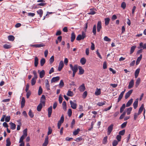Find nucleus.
Here are the masks:
<instances>
[{
  "label": "nucleus",
  "mask_w": 146,
  "mask_h": 146,
  "mask_svg": "<svg viewBox=\"0 0 146 146\" xmlns=\"http://www.w3.org/2000/svg\"><path fill=\"white\" fill-rule=\"evenodd\" d=\"M37 13L39 15L40 17H41L43 15V11L42 9L38 10L37 11Z\"/></svg>",
  "instance_id": "nucleus-19"
},
{
  "label": "nucleus",
  "mask_w": 146,
  "mask_h": 146,
  "mask_svg": "<svg viewBox=\"0 0 146 146\" xmlns=\"http://www.w3.org/2000/svg\"><path fill=\"white\" fill-rule=\"evenodd\" d=\"M125 132V131L124 129L123 130L119 132V134L120 135H124Z\"/></svg>",
  "instance_id": "nucleus-53"
},
{
  "label": "nucleus",
  "mask_w": 146,
  "mask_h": 146,
  "mask_svg": "<svg viewBox=\"0 0 146 146\" xmlns=\"http://www.w3.org/2000/svg\"><path fill=\"white\" fill-rule=\"evenodd\" d=\"M138 100L139 99L137 98L133 103V106L134 109H136L137 107Z\"/></svg>",
  "instance_id": "nucleus-14"
},
{
  "label": "nucleus",
  "mask_w": 146,
  "mask_h": 146,
  "mask_svg": "<svg viewBox=\"0 0 146 146\" xmlns=\"http://www.w3.org/2000/svg\"><path fill=\"white\" fill-rule=\"evenodd\" d=\"M64 121V117L63 115H62L60 118V120L58 121V123H59V124H61L63 123Z\"/></svg>",
  "instance_id": "nucleus-27"
},
{
  "label": "nucleus",
  "mask_w": 146,
  "mask_h": 146,
  "mask_svg": "<svg viewBox=\"0 0 146 146\" xmlns=\"http://www.w3.org/2000/svg\"><path fill=\"white\" fill-rule=\"evenodd\" d=\"M25 100L24 98H23L22 99L21 101V107L23 108L25 104Z\"/></svg>",
  "instance_id": "nucleus-36"
},
{
  "label": "nucleus",
  "mask_w": 146,
  "mask_h": 146,
  "mask_svg": "<svg viewBox=\"0 0 146 146\" xmlns=\"http://www.w3.org/2000/svg\"><path fill=\"white\" fill-rule=\"evenodd\" d=\"M62 107H63V108L64 110H65L66 109V103L65 101H64L63 102V103L62 104Z\"/></svg>",
  "instance_id": "nucleus-51"
},
{
  "label": "nucleus",
  "mask_w": 146,
  "mask_h": 146,
  "mask_svg": "<svg viewBox=\"0 0 146 146\" xmlns=\"http://www.w3.org/2000/svg\"><path fill=\"white\" fill-rule=\"evenodd\" d=\"M134 84V80L133 79L131 80L129 83V85L128 86V88L129 89H131L132 88Z\"/></svg>",
  "instance_id": "nucleus-11"
},
{
  "label": "nucleus",
  "mask_w": 146,
  "mask_h": 146,
  "mask_svg": "<svg viewBox=\"0 0 146 146\" xmlns=\"http://www.w3.org/2000/svg\"><path fill=\"white\" fill-rule=\"evenodd\" d=\"M141 80L140 78H138L137 80H136L135 83V86L136 87H137V86L139 85V83L140 82Z\"/></svg>",
  "instance_id": "nucleus-41"
},
{
  "label": "nucleus",
  "mask_w": 146,
  "mask_h": 146,
  "mask_svg": "<svg viewBox=\"0 0 146 146\" xmlns=\"http://www.w3.org/2000/svg\"><path fill=\"white\" fill-rule=\"evenodd\" d=\"M48 137L46 136L45 138L44 142L42 144V146H47L48 143Z\"/></svg>",
  "instance_id": "nucleus-10"
},
{
  "label": "nucleus",
  "mask_w": 146,
  "mask_h": 146,
  "mask_svg": "<svg viewBox=\"0 0 146 146\" xmlns=\"http://www.w3.org/2000/svg\"><path fill=\"white\" fill-rule=\"evenodd\" d=\"M76 37L75 35L74 32H72L71 35V41L73 42L74 40Z\"/></svg>",
  "instance_id": "nucleus-18"
},
{
  "label": "nucleus",
  "mask_w": 146,
  "mask_h": 146,
  "mask_svg": "<svg viewBox=\"0 0 146 146\" xmlns=\"http://www.w3.org/2000/svg\"><path fill=\"white\" fill-rule=\"evenodd\" d=\"M42 107V104L40 103L37 107V110H41Z\"/></svg>",
  "instance_id": "nucleus-62"
},
{
  "label": "nucleus",
  "mask_w": 146,
  "mask_h": 146,
  "mask_svg": "<svg viewBox=\"0 0 146 146\" xmlns=\"http://www.w3.org/2000/svg\"><path fill=\"white\" fill-rule=\"evenodd\" d=\"M101 90L100 89L97 88L96 91L95 92V94L96 96L100 95L101 94Z\"/></svg>",
  "instance_id": "nucleus-39"
},
{
  "label": "nucleus",
  "mask_w": 146,
  "mask_h": 146,
  "mask_svg": "<svg viewBox=\"0 0 146 146\" xmlns=\"http://www.w3.org/2000/svg\"><path fill=\"white\" fill-rule=\"evenodd\" d=\"M104 40L106 41L110 42L111 39L108 38L107 36H105L104 38Z\"/></svg>",
  "instance_id": "nucleus-49"
},
{
  "label": "nucleus",
  "mask_w": 146,
  "mask_h": 146,
  "mask_svg": "<svg viewBox=\"0 0 146 146\" xmlns=\"http://www.w3.org/2000/svg\"><path fill=\"white\" fill-rule=\"evenodd\" d=\"M38 60L37 57H35V62L34 64L35 67H36L37 66L38 64Z\"/></svg>",
  "instance_id": "nucleus-23"
},
{
  "label": "nucleus",
  "mask_w": 146,
  "mask_h": 146,
  "mask_svg": "<svg viewBox=\"0 0 146 146\" xmlns=\"http://www.w3.org/2000/svg\"><path fill=\"white\" fill-rule=\"evenodd\" d=\"M121 7L123 9H124L126 7V4L125 2H123L121 4Z\"/></svg>",
  "instance_id": "nucleus-43"
},
{
  "label": "nucleus",
  "mask_w": 146,
  "mask_h": 146,
  "mask_svg": "<svg viewBox=\"0 0 146 146\" xmlns=\"http://www.w3.org/2000/svg\"><path fill=\"white\" fill-rule=\"evenodd\" d=\"M71 107L73 109H76V108L77 104L76 103L72 102V100L70 101Z\"/></svg>",
  "instance_id": "nucleus-5"
},
{
  "label": "nucleus",
  "mask_w": 146,
  "mask_h": 146,
  "mask_svg": "<svg viewBox=\"0 0 146 146\" xmlns=\"http://www.w3.org/2000/svg\"><path fill=\"white\" fill-rule=\"evenodd\" d=\"M45 87L47 90H50V85L49 84V82L47 79L45 80Z\"/></svg>",
  "instance_id": "nucleus-12"
},
{
  "label": "nucleus",
  "mask_w": 146,
  "mask_h": 146,
  "mask_svg": "<svg viewBox=\"0 0 146 146\" xmlns=\"http://www.w3.org/2000/svg\"><path fill=\"white\" fill-rule=\"evenodd\" d=\"M62 99H63L62 97L60 95L59 96V99H58L59 102L60 104H61L62 103Z\"/></svg>",
  "instance_id": "nucleus-64"
},
{
  "label": "nucleus",
  "mask_w": 146,
  "mask_h": 146,
  "mask_svg": "<svg viewBox=\"0 0 146 146\" xmlns=\"http://www.w3.org/2000/svg\"><path fill=\"white\" fill-rule=\"evenodd\" d=\"M126 113V112L125 111L119 117V119H122L124 116H125V114Z\"/></svg>",
  "instance_id": "nucleus-52"
},
{
  "label": "nucleus",
  "mask_w": 146,
  "mask_h": 146,
  "mask_svg": "<svg viewBox=\"0 0 146 146\" xmlns=\"http://www.w3.org/2000/svg\"><path fill=\"white\" fill-rule=\"evenodd\" d=\"M45 74V72L44 70H42L39 73V76L40 78H42L43 77Z\"/></svg>",
  "instance_id": "nucleus-17"
},
{
  "label": "nucleus",
  "mask_w": 146,
  "mask_h": 146,
  "mask_svg": "<svg viewBox=\"0 0 146 146\" xmlns=\"http://www.w3.org/2000/svg\"><path fill=\"white\" fill-rule=\"evenodd\" d=\"M15 38V37L13 35H9L8 36V39L9 41H13Z\"/></svg>",
  "instance_id": "nucleus-26"
},
{
  "label": "nucleus",
  "mask_w": 146,
  "mask_h": 146,
  "mask_svg": "<svg viewBox=\"0 0 146 146\" xmlns=\"http://www.w3.org/2000/svg\"><path fill=\"white\" fill-rule=\"evenodd\" d=\"M127 123V121L123 123L121 125V127L122 128H124L126 125Z\"/></svg>",
  "instance_id": "nucleus-57"
},
{
  "label": "nucleus",
  "mask_w": 146,
  "mask_h": 146,
  "mask_svg": "<svg viewBox=\"0 0 146 146\" xmlns=\"http://www.w3.org/2000/svg\"><path fill=\"white\" fill-rule=\"evenodd\" d=\"M36 82V79L32 78L31 81V84L32 86L34 85Z\"/></svg>",
  "instance_id": "nucleus-45"
},
{
  "label": "nucleus",
  "mask_w": 146,
  "mask_h": 146,
  "mask_svg": "<svg viewBox=\"0 0 146 146\" xmlns=\"http://www.w3.org/2000/svg\"><path fill=\"white\" fill-rule=\"evenodd\" d=\"M11 125V129L12 130H14L16 128V125L15 124L12 122L9 123Z\"/></svg>",
  "instance_id": "nucleus-22"
},
{
  "label": "nucleus",
  "mask_w": 146,
  "mask_h": 146,
  "mask_svg": "<svg viewBox=\"0 0 146 146\" xmlns=\"http://www.w3.org/2000/svg\"><path fill=\"white\" fill-rule=\"evenodd\" d=\"M121 136L119 135H118L116 136V139L118 141H120L121 139Z\"/></svg>",
  "instance_id": "nucleus-61"
},
{
  "label": "nucleus",
  "mask_w": 146,
  "mask_h": 146,
  "mask_svg": "<svg viewBox=\"0 0 146 146\" xmlns=\"http://www.w3.org/2000/svg\"><path fill=\"white\" fill-rule=\"evenodd\" d=\"M106 102L105 101H103V102H99L97 104V105L99 106H102L105 104Z\"/></svg>",
  "instance_id": "nucleus-32"
},
{
  "label": "nucleus",
  "mask_w": 146,
  "mask_h": 146,
  "mask_svg": "<svg viewBox=\"0 0 146 146\" xmlns=\"http://www.w3.org/2000/svg\"><path fill=\"white\" fill-rule=\"evenodd\" d=\"M110 19L109 18H107L105 19V25L106 26L108 25L109 23Z\"/></svg>",
  "instance_id": "nucleus-31"
},
{
  "label": "nucleus",
  "mask_w": 146,
  "mask_h": 146,
  "mask_svg": "<svg viewBox=\"0 0 146 146\" xmlns=\"http://www.w3.org/2000/svg\"><path fill=\"white\" fill-rule=\"evenodd\" d=\"M87 95V92L86 91H85L83 93L82 95L83 98H85Z\"/></svg>",
  "instance_id": "nucleus-54"
},
{
  "label": "nucleus",
  "mask_w": 146,
  "mask_h": 146,
  "mask_svg": "<svg viewBox=\"0 0 146 146\" xmlns=\"http://www.w3.org/2000/svg\"><path fill=\"white\" fill-rule=\"evenodd\" d=\"M26 92H27V98H28L31 94V92L30 91H29Z\"/></svg>",
  "instance_id": "nucleus-58"
},
{
  "label": "nucleus",
  "mask_w": 146,
  "mask_h": 146,
  "mask_svg": "<svg viewBox=\"0 0 146 146\" xmlns=\"http://www.w3.org/2000/svg\"><path fill=\"white\" fill-rule=\"evenodd\" d=\"M136 48V46H133L131 47L130 52V54H132L133 53Z\"/></svg>",
  "instance_id": "nucleus-40"
},
{
  "label": "nucleus",
  "mask_w": 146,
  "mask_h": 146,
  "mask_svg": "<svg viewBox=\"0 0 146 146\" xmlns=\"http://www.w3.org/2000/svg\"><path fill=\"white\" fill-rule=\"evenodd\" d=\"M133 101V99L131 98V99L129 100L128 102H127L126 104V107H128L131 104H132Z\"/></svg>",
  "instance_id": "nucleus-20"
},
{
  "label": "nucleus",
  "mask_w": 146,
  "mask_h": 146,
  "mask_svg": "<svg viewBox=\"0 0 146 146\" xmlns=\"http://www.w3.org/2000/svg\"><path fill=\"white\" fill-rule=\"evenodd\" d=\"M143 48V49H146V43L144 44H143V43L142 42L140 43L139 47V48Z\"/></svg>",
  "instance_id": "nucleus-16"
},
{
  "label": "nucleus",
  "mask_w": 146,
  "mask_h": 146,
  "mask_svg": "<svg viewBox=\"0 0 146 146\" xmlns=\"http://www.w3.org/2000/svg\"><path fill=\"white\" fill-rule=\"evenodd\" d=\"M118 143V142L116 140H114L112 143V145L113 146H116Z\"/></svg>",
  "instance_id": "nucleus-59"
},
{
  "label": "nucleus",
  "mask_w": 146,
  "mask_h": 146,
  "mask_svg": "<svg viewBox=\"0 0 146 146\" xmlns=\"http://www.w3.org/2000/svg\"><path fill=\"white\" fill-rule=\"evenodd\" d=\"M96 13V12L94 10V9H90V11L88 13L89 15H93Z\"/></svg>",
  "instance_id": "nucleus-28"
},
{
  "label": "nucleus",
  "mask_w": 146,
  "mask_h": 146,
  "mask_svg": "<svg viewBox=\"0 0 146 146\" xmlns=\"http://www.w3.org/2000/svg\"><path fill=\"white\" fill-rule=\"evenodd\" d=\"M133 91V90H131L128 91V92L126 94L125 97V99H127L129 97L131 94L132 93Z\"/></svg>",
  "instance_id": "nucleus-9"
},
{
  "label": "nucleus",
  "mask_w": 146,
  "mask_h": 146,
  "mask_svg": "<svg viewBox=\"0 0 146 146\" xmlns=\"http://www.w3.org/2000/svg\"><path fill=\"white\" fill-rule=\"evenodd\" d=\"M139 71V68H138L136 70L135 73V78H137L138 77Z\"/></svg>",
  "instance_id": "nucleus-25"
},
{
  "label": "nucleus",
  "mask_w": 146,
  "mask_h": 146,
  "mask_svg": "<svg viewBox=\"0 0 146 146\" xmlns=\"http://www.w3.org/2000/svg\"><path fill=\"white\" fill-rule=\"evenodd\" d=\"M107 136L104 137L103 139L102 143L104 144H106L107 143Z\"/></svg>",
  "instance_id": "nucleus-42"
},
{
  "label": "nucleus",
  "mask_w": 146,
  "mask_h": 146,
  "mask_svg": "<svg viewBox=\"0 0 146 146\" xmlns=\"http://www.w3.org/2000/svg\"><path fill=\"white\" fill-rule=\"evenodd\" d=\"M64 63L62 61H61L59 64L58 70V71H60L64 66Z\"/></svg>",
  "instance_id": "nucleus-6"
},
{
  "label": "nucleus",
  "mask_w": 146,
  "mask_h": 146,
  "mask_svg": "<svg viewBox=\"0 0 146 146\" xmlns=\"http://www.w3.org/2000/svg\"><path fill=\"white\" fill-rule=\"evenodd\" d=\"M60 79V77L59 76L53 77L51 80V82L52 83L58 81Z\"/></svg>",
  "instance_id": "nucleus-13"
},
{
  "label": "nucleus",
  "mask_w": 146,
  "mask_h": 146,
  "mask_svg": "<svg viewBox=\"0 0 146 146\" xmlns=\"http://www.w3.org/2000/svg\"><path fill=\"white\" fill-rule=\"evenodd\" d=\"M11 45L5 44L3 45V47L5 49H9L11 48Z\"/></svg>",
  "instance_id": "nucleus-29"
},
{
  "label": "nucleus",
  "mask_w": 146,
  "mask_h": 146,
  "mask_svg": "<svg viewBox=\"0 0 146 146\" xmlns=\"http://www.w3.org/2000/svg\"><path fill=\"white\" fill-rule=\"evenodd\" d=\"M86 60L84 58H82L80 59V62L82 65H84L86 63Z\"/></svg>",
  "instance_id": "nucleus-24"
},
{
  "label": "nucleus",
  "mask_w": 146,
  "mask_h": 146,
  "mask_svg": "<svg viewBox=\"0 0 146 146\" xmlns=\"http://www.w3.org/2000/svg\"><path fill=\"white\" fill-rule=\"evenodd\" d=\"M29 115L31 118H32L34 116L33 113L32 112L31 110H30L28 113Z\"/></svg>",
  "instance_id": "nucleus-46"
},
{
  "label": "nucleus",
  "mask_w": 146,
  "mask_h": 146,
  "mask_svg": "<svg viewBox=\"0 0 146 146\" xmlns=\"http://www.w3.org/2000/svg\"><path fill=\"white\" fill-rule=\"evenodd\" d=\"M54 61V56H52L49 59L50 63V64H52Z\"/></svg>",
  "instance_id": "nucleus-50"
},
{
  "label": "nucleus",
  "mask_w": 146,
  "mask_h": 146,
  "mask_svg": "<svg viewBox=\"0 0 146 146\" xmlns=\"http://www.w3.org/2000/svg\"><path fill=\"white\" fill-rule=\"evenodd\" d=\"M64 86V83L62 80H61L59 84L60 88Z\"/></svg>",
  "instance_id": "nucleus-47"
},
{
  "label": "nucleus",
  "mask_w": 146,
  "mask_h": 146,
  "mask_svg": "<svg viewBox=\"0 0 146 146\" xmlns=\"http://www.w3.org/2000/svg\"><path fill=\"white\" fill-rule=\"evenodd\" d=\"M96 53L97 54L98 56V57L100 59H102V56H101V55L100 54V53H99V51L98 50H97L96 51Z\"/></svg>",
  "instance_id": "nucleus-55"
},
{
  "label": "nucleus",
  "mask_w": 146,
  "mask_h": 146,
  "mask_svg": "<svg viewBox=\"0 0 146 146\" xmlns=\"http://www.w3.org/2000/svg\"><path fill=\"white\" fill-rule=\"evenodd\" d=\"M142 57V55L141 54L140 56L137 58L136 62V64L137 65H138L139 63L140 60H141Z\"/></svg>",
  "instance_id": "nucleus-21"
},
{
  "label": "nucleus",
  "mask_w": 146,
  "mask_h": 146,
  "mask_svg": "<svg viewBox=\"0 0 146 146\" xmlns=\"http://www.w3.org/2000/svg\"><path fill=\"white\" fill-rule=\"evenodd\" d=\"M27 129H25L23 131V135L25 136H27Z\"/></svg>",
  "instance_id": "nucleus-60"
},
{
  "label": "nucleus",
  "mask_w": 146,
  "mask_h": 146,
  "mask_svg": "<svg viewBox=\"0 0 146 146\" xmlns=\"http://www.w3.org/2000/svg\"><path fill=\"white\" fill-rule=\"evenodd\" d=\"M143 110H139L138 113H135L134 115V119L135 120L137 117L142 112Z\"/></svg>",
  "instance_id": "nucleus-7"
},
{
  "label": "nucleus",
  "mask_w": 146,
  "mask_h": 146,
  "mask_svg": "<svg viewBox=\"0 0 146 146\" xmlns=\"http://www.w3.org/2000/svg\"><path fill=\"white\" fill-rule=\"evenodd\" d=\"M10 119V117L9 116H8L5 117V121L7 122H8L9 121Z\"/></svg>",
  "instance_id": "nucleus-56"
},
{
  "label": "nucleus",
  "mask_w": 146,
  "mask_h": 146,
  "mask_svg": "<svg viewBox=\"0 0 146 146\" xmlns=\"http://www.w3.org/2000/svg\"><path fill=\"white\" fill-rule=\"evenodd\" d=\"M78 69L79 70V74L82 75L84 73V70L82 68V67L80 66H78Z\"/></svg>",
  "instance_id": "nucleus-15"
},
{
  "label": "nucleus",
  "mask_w": 146,
  "mask_h": 146,
  "mask_svg": "<svg viewBox=\"0 0 146 146\" xmlns=\"http://www.w3.org/2000/svg\"><path fill=\"white\" fill-rule=\"evenodd\" d=\"M70 66L73 72H76L78 70V66L77 65L75 64L73 66L72 64L70 65Z\"/></svg>",
  "instance_id": "nucleus-2"
},
{
  "label": "nucleus",
  "mask_w": 146,
  "mask_h": 146,
  "mask_svg": "<svg viewBox=\"0 0 146 146\" xmlns=\"http://www.w3.org/2000/svg\"><path fill=\"white\" fill-rule=\"evenodd\" d=\"M113 125L111 124L108 128L107 134L108 135H110L113 130Z\"/></svg>",
  "instance_id": "nucleus-3"
},
{
  "label": "nucleus",
  "mask_w": 146,
  "mask_h": 146,
  "mask_svg": "<svg viewBox=\"0 0 146 146\" xmlns=\"http://www.w3.org/2000/svg\"><path fill=\"white\" fill-rule=\"evenodd\" d=\"M28 16H31V17H33L35 15V13H28Z\"/></svg>",
  "instance_id": "nucleus-63"
},
{
  "label": "nucleus",
  "mask_w": 146,
  "mask_h": 146,
  "mask_svg": "<svg viewBox=\"0 0 146 146\" xmlns=\"http://www.w3.org/2000/svg\"><path fill=\"white\" fill-rule=\"evenodd\" d=\"M80 129L79 128H78L76 130H75L73 132V134L74 135H77L79 132L80 131Z\"/></svg>",
  "instance_id": "nucleus-33"
},
{
  "label": "nucleus",
  "mask_w": 146,
  "mask_h": 146,
  "mask_svg": "<svg viewBox=\"0 0 146 146\" xmlns=\"http://www.w3.org/2000/svg\"><path fill=\"white\" fill-rule=\"evenodd\" d=\"M33 73L34 76V77H33V78H34L35 79H36L38 77L36 71L35 70H34L33 71Z\"/></svg>",
  "instance_id": "nucleus-48"
},
{
  "label": "nucleus",
  "mask_w": 146,
  "mask_h": 146,
  "mask_svg": "<svg viewBox=\"0 0 146 146\" xmlns=\"http://www.w3.org/2000/svg\"><path fill=\"white\" fill-rule=\"evenodd\" d=\"M97 31L99 32L102 28V22L101 21H98L97 24Z\"/></svg>",
  "instance_id": "nucleus-4"
},
{
  "label": "nucleus",
  "mask_w": 146,
  "mask_h": 146,
  "mask_svg": "<svg viewBox=\"0 0 146 146\" xmlns=\"http://www.w3.org/2000/svg\"><path fill=\"white\" fill-rule=\"evenodd\" d=\"M123 92H122L120 95H119L118 99L117 102H119L121 100V99L122 98L123 94Z\"/></svg>",
  "instance_id": "nucleus-30"
},
{
  "label": "nucleus",
  "mask_w": 146,
  "mask_h": 146,
  "mask_svg": "<svg viewBox=\"0 0 146 146\" xmlns=\"http://www.w3.org/2000/svg\"><path fill=\"white\" fill-rule=\"evenodd\" d=\"M67 95L68 96L72 97L74 95V94L72 91L68 90L67 93Z\"/></svg>",
  "instance_id": "nucleus-35"
},
{
  "label": "nucleus",
  "mask_w": 146,
  "mask_h": 146,
  "mask_svg": "<svg viewBox=\"0 0 146 146\" xmlns=\"http://www.w3.org/2000/svg\"><path fill=\"white\" fill-rule=\"evenodd\" d=\"M86 89L84 84H83L79 88V91L81 92H83Z\"/></svg>",
  "instance_id": "nucleus-8"
},
{
  "label": "nucleus",
  "mask_w": 146,
  "mask_h": 146,
  "mask_svg": "<svg viewBox=\"0 0 146 146\" xmlns=\"http://www.w3.org/2000/svg\"><path fill=\"white\" fill-rule=\"evenodd\" d=\"M86 37V33L85 32L82 31V35H79L76 37V40L78 41H80L82 39L83 40Z\"/></svg>",
  "instance_id": "nucleus-1"
},
{
  "label": "nucleus",
  "mask_w": 146,
  "mask_h": 146,
  "mask_svg": "<svg viewBox=\"0 0 146 146\" xmlns=\"http://www.w3.org/2000/svg\"><path fill=\"white\" fill-rule=\"evenodd\" d=\"M6 146H10L11 144V142L10 141V139L9 138H7L6 139Z\"/></svg>",
  "instance_id": "nucleus-38"
},
{
  "label": "nucleus",
  "mask_w": 146,
  "mask_h": 146,
  "mask_svg": "<svg viewBox=\"0 0 146 146\" xmlns=\"http://www.w3.org/2000/svg\"><path fill=\"white\" fill-rule=\"evenodd\" d=\"M92 32L94 35H95L96 33V25H94L93 27Z\"/></svg>",
  "instance_id": "nucleus-37"
},
{
  "label": "nucleus",
  "mask_w": 146,
  "mask_h": 146,
  "mask_svg": "<svg viewBox=\"0 0 146 146\" xmlns=\"http://www.w3.org/2000/svg\"><path fill=\"white\" fill-rule=\"evenodd\" d=\"M45 63V60L44 58H42L40 61V65L41 66H43Z\"/></svg>",
  "instance_id": "nucleus-34"
},
{
  "label": "nucleus",
  "mask_w": 146,
  "mask_h": 146,
  "mask_svg": "<svg viewBox=\"0 0 146 146\" xmlns=\"http://www.w3.org/2000/svg\"><path fill=\"white\" fill-rule=\"evenodd\" d=\"M42 90L41 87L40 86L39 87L38 94L39 95H40L42 93Z\"/></svg>",
  "instance_id": "nucleus-44"
}]
</instances>
